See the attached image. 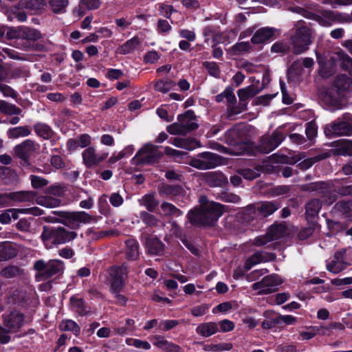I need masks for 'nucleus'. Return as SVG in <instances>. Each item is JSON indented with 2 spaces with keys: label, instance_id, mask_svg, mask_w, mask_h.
<instances>
[{
  "label": "nucleus",
  "instance_id": "nucleus-1",
  "mask_svg": "<svg viewBox=\"0 0 352 352\" xmlns=\"http://www.w3.org/2000/svg\"><path fill=\"white\" fill-rule=\"evenodd\" d=\"M224 142L229 146L227 153L235 155L256 156L257 148L250 139L248 126L235 124L224 133Z\"/></svg>",
  "mask_w": 352,
  "mask_h": 352
},
{
  "label": "nucleus",
  "instance_id": "nucleus-2",
  "mask_svg": "<svg viewBox=\"0 0 352 352\" xmlns=\"http://www.w3.org/2000/svg\"><path fill=\"white\" fill-rule=\"evenodd\" d=\"M199 201L201 205L190 210L186 218L193 226L213 227L225 212L226 206L215 201H209L205 196H201Z\"/></svg>",
  "mask_w": 352,
  "mask_h": 352
},
{
  "label": "nucleus",
  "instance_id": "nucleus-3",
  "mask_svg": "<svg viewBox=\"0 0 352 352\" xmlns=\"http://www.w3.org/2000/svg\"><path fill=\"white\" fill-rule=\"evenodd\" d=\"M52 212L56 217H46V222L59 223L71 230H78L80 228V223H89L94 220L91 215L85 211L54 210Z\"/></svg>",
  "mask_w": 352,
  "mask_h": 352
},
{
  "label": "nucleus",
  "instance_id": "nucleus-4",
  "mask_svg": "<svg viewBox=\"0 0 352 352\" xmlns=\"http://www.w3.org/2000/svg\"><path fill=\"white\" fill-rule=\"evenodd\" d=\"M75 231H70L61 226H43L41 239L45 246L50 249L65 244L77 238Z\"/></svg>",
  "mask_w": 352,
  "mask_h": 352
},
{
  "label": "nucleus",
  "instance_id": "nucleus-5",
  "mask_svg": "<svg viewBox=\"0 0 352 352\" xmlns=\"http://www.w3.org/2000/svg\"><path fill=\"white\" fill-rule=\"evenodd\" d=\"M324 133L328 138L352 136V114L344 113L341 116L325 125Z\"/></svg>",
  "mask_w": 352,
  "mask_h": 352
},
{
  "label": "nucleus",
  "instance_id": "nucleus-6",
  "mask_svg": "<svg viewBox=\"0 0 352 352\" xmlns=\"http://www.w3.org/2000/svg\"><path fill=\"white\" fill-rule=\"evenodd\" d=\"M223 164V157L217 153L204 151L192 157L188 164L199 170L214 168Z\"/></svg>",
  "mask_w": 352,
  "mask_h": 352
},
{
  "label": "nucleus",
  "instance_id": "nucleus-7",
  "mask_svg": "<svg viewBox=\"0 0 352 352\" xmlns=\"http://www.w3.org/2000/svg\"><path fill=\"white\" fill-rule=\"evenodd\" d=\"M39 148V145L31 139L23 140L14 147V155L21 160L23 166H30V159Z\"/></svg>",
  "mask_w": 352,
  "mask_h": 352
},
{
  "label": "nucleus",
  "instance_id": "nucleus-8",
  "mask_svg": "<svg viewBox=\"0 0 352 352\" xmlns=\"http://www.w3.org/2000/svg\"><path fill=\"white\" fill-rule=\"evenodd\" d=\"M311 43L309 29L305 26L297 28L292 38L293 53L298 55L305 52L309 50V45Z\"/></svg>",
  "mask_w": 352,
  "mask_h": 352
},
{
  "label": "nucleus",
  "instance_id": "nucleus-9",
  "mask_svg": "<svg viewBox=\"0 0 352 352\" xmlns=\"http://www.w3.org/2000/svg\"><path fill=\"white\" fill-rule=\"evenodd\" d=\"M284 133L278 128L269 137H262L257 148L256 154L259 153H269L276 149L285 140Z\"/></svg>",
  "mask_w": 352,
  "mask_h": 352
},
{
  "label": "nucleus",
  "instance_id": "nucleus-10",
  "mask_svg": "<svg viewBox=\"0 0 352 352\" xmlns=\"http://www.w3.org/2000/svg\"><path fill=\"white\" fill-rule=\"evenodd\" d=\"M35 195L33 191L2 192L0 193V206H8L12 201H30L34 199Z\"/></svg>",
  "mask_w": 352,
  "mask_h": 352
},
{
  "label": "nucleus",
  "instance_id": "nucleus-11",
  "mask_svg": "<svg viewBox=\"0 0 352 352\" xmlns=\"http://www.w3.org/2000/svg\"><path fill=\"white\" fill-rule=\"evenodd\" d=\"M238 219L243 223L254 226V221H261L255 204H250L241 209L237 214Z\"/></svg>",
  "mask_w": 352,
  "mask_h": 352
},
{
  "label": "nucleus",
  "instance_id": "nucleus-12",
  "mask_svg": "<svg viewBox=\"0 0 352 352\" xmlns=\"http://www.w3.org/2000/svg\"><path fill=\"white\" fill-rule=\"evenodd\" d=\"M145 249L148 254L162 256L165 250V244L156 236H148L145 239Z\"/></svg>",
  "mask_w": 352,
  "mask_h": 352
},
{
  "label": "nucleus",
  "instance_id": "nucleus-13",
  "mask_svg": "<svg viewBox=\"0 0 352 352\" xmlns=\"http://www.w3.org/2000/svg\"><path fill=\"white\" fill-rule=\"evenodd\" d=\"M161 195L166 196L169 199L176 202L179 197L184 196L185 190L180 185L163 184L158 188Z\"/></svg>",
  "mask_w": 352,
  "mask_h": 352
},
{
  "label": "nucleus",
  "instance_id": "nucleus-14",
  "mask_svg": "<svg viewBox=\"0 0 352 352\" xmlns=\"http://www.w3.org/2000/svg\"><path fill=\"white\" fill-rule=\"evenodd\" d=\"M275 31L274 28L263 27L259 28L253 34L251 42L254 45L270 42L275 38Z\"/></svg>",
  "mask_w": 352,
  "mask_h": 352
},
{
  "label": "nucleus",
  "instance_id": "nucleus-15",
  "mask_svg": "<svg viewBox=\"0 0 352 352\" xmlns=\"http://www.w3.org/2000/svg\"><path fill=\"white\" fill-rule=\"evenodd\" d=\"M321 202L318 199H312L305 205V217L309 223L316 224V219L321 209Z\"/></svg>",
  "mask_w": 352,
  "mask_h": 352
},
{
  "label": "nucleus",
  "instance_id": "nucleus-16",
  "mask_svg": "<svg viewBox=\"0 0 352 352\" xmlns=\"http://www.w3.org/2000/svg\"><path fill=\"white\" fill-rule=\"evenodd\" d=\"M257 212L259 214L261 221L270 216L280 208V204L277 201H261L255 204Z\"/></svg>",
  "mask_w": 352,
  "mask_h": 352
},
{
  "label": "nucleus",
  "instance_id": "nucleus-17",
  "mask_svg": "<svg viewBox=\"0 0 352 352\" xmlns=\"http://www.w3.org/2000/svg\"><path fill=\"white\" fill-rule=\"evenodd\" d=\"M204 179L210 187H222L228 183L225 175L218 171L206 173Z\"/></svg>",
  "mask_w": 352,
  "mask_h": 352
},
{
  "label": "nucleus",
  "instance_id": "nucleus-18",
  "mask_svg": "<svg viewBox=\"0 0 352 352\" xmlns=\"http://www.w3.org/2000/svg\"><path fill=\"white\" fill-rule=\"evenodd\" d=\"M125 258L128 261H135L138 260L140 256V245L138 241L135 239H128L124 242Z\"/></svg>",
  "mask_w": 352,
  "mask_h": 352
},
{
  "label": "nucleus",
  "instance_id": "nucleus-19",
  "mask_svg": "<svg viewBox=\"0 0 352 352\" xmlns=\"http://www.w3.org/2000/svg\"><path fill=\"white\" fill-rule=\"evenodd\" d=\"M262 280L264 281L265 289L258 292L260 295L272 294L277 289L276 287L281 284L277 274L266 276L262 278Z\"/></svg>",
  "mask_w": 352,
  "mask_h": 352
},
{
  "label": "nucleus",
  "instance_id": "nucleus-20",
  "mask_svg": "<svg viewBox=\"0 0 352 352\" xmlns=\"http://www.w3.org/2000/svg\"><path fill=\"white\" fill-rule=\"evenodd\" d=\"M100 5V0H80L78 6L74 9L73 12L78 16H82L87 10H96Z\"/></svg>",
  "mask_w": 352,
  "mask_h": 352
},
{
  "label": "nucleus",
  "instance_id": "nucleus-21",
  "mask_svg": "<svg viewBox=\"0 0 352 352\" xmlns=\"http://www.w3.org/2000/svg\"><path fill=\"white\" fill-rule=\"evenodd\" d=\"M146 152L143 148L138 151L135 155L131 160L132 164L142 165L155 164L159 162L160 157L153 153H149L146 156L142 157Z\"/></svg>",
  "mask_w": 352,
  "mask_h": 352
},
{
  "label": "nucleus",
  "instance_id": "nucleus-22",
  "mask_svg": "<svg viewBox=\"0 0 352 352\" xmlns=\"http://www.w3.org/2000/svg\"><path fill=\"white\" fill-rule=\"evenodd\" d=\"M333 86L336 88V92L340 94L350 90L352 87V79L346 74L337 75L333 82Z\"/></svg>",
  "mask_w": 352,
  "mask_h": 352
},
{
  "label": "nucleus",
  "instance_id": "nucleus-23",
  "mask_svg": "<svg viewBox=\"0 0 352 352\" xmlns=\"http://www.w3.org/2000/svg\"><path fill=\"white\" fill-rule=\"evenodd\" d=\"M64 268V263L62 261L50 260L47 264L43 280H47L57 274L63 273Z\"/></svg>",
  "mask_w": 352,
  "mask_h": 352
},
{
  "label": "nucleus",
  "instance_id": "nucleus-24",
  "mask_svg": "<svg viewBox=\"0 0 352 352\" xmlns=\"http://www.w3.org/2000/svg\"><path fill=\"white\" fill-rule=\"evenodd\" d=\"M195 331L198 335L208 338L218 332L219 327L214 322H203L197 327Z\"/></svg>",
  "mask_w": 352,
  "mask_h": 352
},
{
  "label": "nucleus",
  "instance_id": "nucleus-25",
  "mask_svg": "<svg viewBox=\"0 0 352 352\" xmlns=\"http://www.w3.org/2000/svg\"><path fill=\"white\" fill-rule=\"evenodd\" d=\"M69 303L72 309L81 316H87L89 311L87 310V305L83 298H78L76 296H72L69 298Z\"/></svg>",
  "mask_w": 352,
  "mask_h": 352
},
{
  "label": "nucleus",
  "instance_id": "nucleus-26",
  "mask_svg": "<svg viewBox=\"0 0 352 352\" xmlns=\"http://www.w3.org/2000/svg\"><path fill=\"white\" fill-rule=\"evenodd\" d=\"M336 153L342 156H352V140L342 139L333 142Z\"/></svg>",
  "mask_w": 352,
  "mask_h": 352
},
{
  "label": "nucleus",
  "instance_id": "nucleus-27",
  "mask_svg": "<svg viewBox=\"0 0 352 352\" xmlns=\"http://www.w3.org/2000/svg\"><path fill=\"white\" fill-rule=\"evenodd\" d=\"M140 44V41L139 38L137 36H133L119 46L117 48V53L123 55L131 54L135 51V50Z\"/></svg>",
  "mask_w": 352,
  "mask_h": 352
},
{
  "label": "nucleus",
  "instance_id": "nucleus-28",
  "mask_svg": "<svg viewBox=\"0 0 352 352\" xmlns=\"http://www.w3.org/2000/svg\"><path fill=\"white\" fill-rule=\"evenodd\" d=\"M226 99L228 104H236L237 100L234 94V88L228 85L226 87L224 91L215 96V101L217 102H221Z\"/></svg>",
  "mask_w": 352,
  "mask_h": 352
},
{
  "label": "nucleus",
  "instance_id": "nucleus-29",
  "mask_svg": "<svg viewBox=\"0 0 352 352\" xmlns=\"http://www.w3.org/2000/svg\"><path fill=\"white\" fill-rule=\"evenodd\" d=\"M33 128L36 134L45 140L50 139L54 134L51 126L45 123L36 122Z\"/></svg>",
  "mask_w": 352,
  "mask_h": 352
},
{
  "label": "nucleus",
  "instance_id": "nucleus-30",
  "mask_svg": "<svg viewBox=\"0 0 352 352\" xmlns=\"http://www.w3.org/2000/svg\"><path fill=\"white\" fill-rule=\"evenodd\" d=\"M140 204L144 206L149 212H153L158 206L160 201L155 199L154 193L144 195L139 200Z\"/></svg>",
  "mask_w": 352,
  "mask_h": 352
},
{
  "label": "nucleus",
  "instance_id": "nucleus-31",
  "mask_svg": "<svg viewBox=\"0 0 352 352\" xmlns=\"http://www.w3.org/2000/svg\"><path fill=\"white\" fill-rule=\"evenodd\" d=\"M83 162L87 167H91L98 164L97 161V154L96 149L92 147H88L82 153Z\"/></svg>",
  "mask_w": 352,
  "mask_h": 352
},
{
  "label": "nucleus",
  "instance_id": "nucleus-32",
  "mask_svg": "<svg viewBox=\"0 0 352 352\" xmlns=\"http://www.w3.org/2000/svg\"><path fill=\"white\" fill-rule=\"evenodd\" d=\"M18 34L22 38L32 41H37L41 37V34L38 30L29 27L21 28Z\"/></svg>",
  "mask_w": 352,
  "mask_h": 352
},
{
  "label": "nucleus",
  "instance_id": "nucleus-33",
  "mask_svg": "<svg viewBox=\"0 0 352 352\" xmlns=\"http://www.w3.org/2000/svg\"><path fill=\"white\" fill-rule=\"evenodd\" d=\"M30 133L31 131L28 126H20L10 128L7 131V136L9 139H16L28 136Z\"/></svg>",
  "mask_w": 352,
  "mask_h": 352
},
{
  "label": "nucleus",
  "instance_id": "nucleus-34",
  "mask_svg": "<svg viewBox=\"0 0 352 352\" xmlns=\"http://www.w3.org/2000/svg\"><path fill=\"white\" fill-rule=\"evenodd\" d=\"M0 113L8 116L20 115L22 113V109L14 104L0 100Z\"/></svg>",
  "mask_w": 352,
  "mask_h": 352
},
{
  "label": "nucleus",
  "instance_id": "nucleus-35",
  "mask_svg": "<svg viewBox=\"0 0 352 352\" xmlns=\"http://www.w3.org/2000/svg\"><path fill=\"white\" fill-rule=\"evenodd\" d=\"M16 256L14 248L8 242L0 243V261H8Z\"/></svg>",
  "mask_w": 352,
  "mask_h": 352
},
{
  "label": "nucleus",
  "instance_id": "nucleus-36",
  "mask_svg": "<svg viewBox=\"0 0 352 352\" xmlns=\"http://www.w3.org/2000/svg\"><path fill=\"white\" fill-rule=\"evenodd\" d=\"M285 231V227L282 224H273L270 226L266 232L270 241H274L281 238Z\"/></svg>",
  "mask_w": 352,
  "mask_h": 352
},
{
  "label": "nucleus",
  "instance_id": "nucleus-37",
  "mask_svg": "<svg viewBox=\"0 0 352 352\" xmlns=\"http://www.w3.org/2000/svg\"><path fill=\"white\" fill-rule=\"evenodd\" d=\"M336 206L338 210L342 212L344 218L352 221V199L339 201Z\"/></svg>",
  "mask_w": 352,
  "mask_h": 352
},
{
  "label": "nucleus",
  "instance_id": "nucleus-38",
  "mask_svg": "<svg viewBox=\"0 0 352 352\" xmlns=\"http://www.w3.org/2000/svg\"><path fill=\"white\" fill-rule=\"evenodd\" d=\"M59 329L63 331H72L75 336H78L80 332V326L72 320H64L59 324Z\"/></svg>",
  "mask_w": 352,
  "mask_h": 352
},
{
  "label": "nucleus",
  "instance_id": "nucleus-39",
  "mask_svg": "<svg viewBox=\"0 0 352 352\" xmlns=\"http://www.w3.org/2000/svg\"><path fill=\"white\" fill-rule=\"evenodd\" d=\"M175 82L170 79H160L155 82L154 88L157 91L166 94L168 93L173 87H175Z\"/></svg>",
  "mask_w": 352,
  "mask_h": 352
},
{
  "label": "nucleus",
  "instance_id": "nucleus-40",
  "mask_svg": "<svg viewBox=\"0 0 352 352\" xmlns=\"http://www.w3.org/2000/svg\"><path fill=\"white\" fill-rule=\"evenodd\" d=\"M322 101L329 107L339 108L340 101L331 92V91H326L321 95Z\"/></svg>",
  "mask_w": 352,
  "mask_h": 352
},
{
  "label": "nucleus",
  "instance_id": "nucleus-41",
  "mask_svg": "<svg viewBox=\"0 0 352 352\" xmlns=\"http://www.w3.org/2000/svg\"><path fill=\"white\" fill-rule=\"evenodd\" d=\"M328 155L326 153L319 154L314 158H307L302 161L298 164V167L302 170H306L313 166L318 161L327 158Z\"/></svg>",
  "mask_w": 352,
  "mask_h": 352
},
{
  "label": "nucleus",
  "instance_id": "nucleus-42",
  "mask_svg": "<svg viewBox=\"0 0 352 352\" xmlns=\"http://www.w3.org/2000/svg\"><path fill=\"white\" fill-rule=\"evenodd\" d=\"M161 208L164 212L165 214L168 216H175L178 217L183 214V211L168 202L164 201L161 204Z\"/></svg>",
  "mask_w": 352,
  "mask_h": 352
},
{
  "label": "nucleus",
  "instance_id": "nucleus-43",
  "mask_svg": "<svg viewBox=\"0 0 352 352\" xmlns=\"http://www.w3.org/2000/svg\"><path fill=\"white\" fill-rule=\"evenodd\" d=\"M326 188V184L324 182H315L301 185L300 189L305 192H319L322 191Z\"/></svg>",
  "mask_w": 352,
  "mask_h": 352
},
{
  "label": "nucleus",
  "instance_id": "nucleus-44",
  "mask_svg": "<svg viewBox=\"0 0 352 352\" xmlns=\"http://www.w3.org/2000/svg\"><path fill=\"white\" fill-rule=\"evenodd\" d=\"M0 177L3 179L6 180V183L15 182L18 179V176L15 171L7 166L0 167Z\"/></svg>",
  "mask_w": 352,
  "mask_h": 352
},
{
  "label": "nucleus",
  "instance_id": "nucleus-45",
  "mask_svg": "<svg viewBox=\"0 0 352 352\" xmlns=\"http://www.w3.org/2000/svg\"><path fill=\"white\" fill-rule=\"evenodd\" d=\"M36 202L38 204L47 208H54L58 206L60 204L61 201L52 197L45 196L38 197Z\"/></svg>",
  "mask_w": 352,
  "mask_h": 352
},
{
  "label": "nucleus",
  "instance_id": "nucleus-46",
  "mask_svg": "<svg viewBox=\"0 0 352 352\" xmlns=\"http://www.w3.org/2000/svg\"><path fill=\"white\" fill-rule=\"evenodd\" d=\"M23 4L27 9L36 12L44 9L47 0H25Z\"/></svg>",
  "mask_w": 352,
  "mask_h": 352
},
{
  "label": "nucleus",
  "instance_id": "nucleus-47",
  "mask_svg": "<svg viewBox=\"0 0 352 352\" xmlns=\"http://www.w3.org/2000/svg\"><path fill=\"white\" fill-rule=\"evenodd\" d=\"M140 217L142 221L147 226L154 227L157 225L158 219L153 214L146 211H142L140 213Z\"/></svg>",
  "mask_w": 352,
  "mask_h": 352
},
{
  "label": "nucleus",
  "instance_id": "nucleus-48",
  "mask_svg": "<svg viewBox=\"0 0 352 352\" xmlns=\"http://www.w3.org/2000/svg\"><path fill=\"white\" fill-rule=\"evenodd\" d=\"M179 239L185 245V247L191 252L192 254L196 256H199L200 255L199 249L197 247L196 245H195L194 243L188 240L186 235H180Z\"/></svg>",
  "mask_w": 352,
  "mask_h": 352
},
{
  "label": "nucleus",
  "instance_id": "nucleus-49",
  "mask_svg": "<svg viewBox=\"0 0 352 352\" xmlns=\"http://www.w3.org/2000/svg\"><path fill=\"white\" fill-rule=\"evenodd\" d=\"M49 3L54 12L61 13L65 12L68 0H49Z\"/></svg>",
  "mask_w": 352,
  "mask_h": 352
},
{
  "label": "nucleus",
  "instance_id": "nucleus-50",
  "mask_svg": "<svg viewBox=\"0 0 352 352\" xmlns=\"http://www.w3.org/2000/svg\"><path fill=\"white\" fill-rule=\"evenodd\" d=\"M158 11L160 14L166 19H170L171 15L173 13H176L177 12V10L174 8V7L171 5H168L165 3H161L158 4Z\"/></svg>",
  "mask_w": 352,
  "mask_h": 352
},
{
  "label": "nucleus",
  "instance_id": "nucleus-51",
  "mask_svg": "<svg viewBox=\"0 0 352 352\" xmlns=\"http://www.w3.org/2000/svg\"><path fill=\"white\" fill-rule=\"evenodd\" d=\"M203 65L211 76L219 78L221 70L217 63L205 61Z\"/></svg>",
  "mask_w": 352,
  "mask_h": 352
},
{
  "label": "nucleus",
  "instance_id": "nucleus-52",
  "mask_svg": "<svg viewBox=\"0 0 352 352\" xmlns=\"http://www.w3.org/2000/svg\"><path fill=\"white\" fill-rule=\"evenodd\" d=\"M21 269L15 265H9L1 271V274L7 278H14L20 274Z\"/></svg>",
  "mask_w": 352,
  "mask_h": 352
},
{
  "label": "nucleus",
  "instance_id": "nucleus-53",
  "mask_svg": "<svg viewBox=\"0 0 352 352\" xmlns=\"http://www.w3.org/2000/svg\"><path fill=\"white\" fill-rule=\"evenodd\" d=\"M318 133V126L314 121L306 123L305 134L309 141H312Z\"/></svg>",
  "mask_w": 352,
  "mask_h": 352
},
{
  "label": "nucleus",
  "instance_id": "nucleus-54",
  "mask_svg": "<svg viewBox=\"0 0 352 352\" xmlns=\"http://www.w3.org/2000/svg\"><path fill=\"white\" fill-rule=\"evenodd\" d=\"M127 345L133 346L138 349H143L145 350H149L151 349V344L145 340L139 339L128 338L126 340Z\"/></svg>",
  "mask_w": 352,
  "mask_h": 352
},
{
  "label": "nucleus",
  "instance_id": "nucleus-55",
  "mask_svg": "<svg viewBox=\"0 0 352 352\" xmlns=\"http://www.w3.org/2000/svg\"><path fill=\"white\" fill-rule=\"evenodd\" d=\"M179 324V321L177 320H161L159 325L158 329L160 331H168Z\"/></svg>",
  "mask_w": 352,
  "mask_h": 352
},
{
  "label": "nucleus",
  "instance_id": "nucleus-56",
  "mask_svg": "<svg viewBox=\"0 0 352 352\" xmlns=\"http://www.w3.org/2000/svg\"><path fill=\"white\" fill-rule=\"evenodd\" d=\"M278 93L275 94H265L256 97L253 100V105H263L267 106L270 104L272 100L275 98Z\"/></svg>",
  "mask_w": 352,
  "mask_h": 352
},
{
  "label": "nucleus",
  "instance_id": "nucleus-57",
  "mask_svg": "<svg viewBox=\"0 0 352 352\" xmlns=\"http://www.w3.org/2000/svg\"><path fill=\"white\" fill-rule=\"evenodd\" d=\"M183 148L188 151H192L196 148L201 146L200 141L197 140L195 138H184Z\"/></svg>",
  "mask_w": 352,
  "mask_h": 352
},
{
  "label": "nucleus",
  "instance_id": "nucleus-58",
  "mask_svg": "<svg viewBox=\"0 0 352 352\" xmlns=\"http://www.w3.org/2000/svg\"><path fill=\"white\" fill-rule=\"evenodd\" d=\"M109 274L111 280H124V270L120 266H112Z\"/></svg>",
  "mask_w": 352,
  "mask_h": 352
},
{
  "label": "nucleus",
  "instance_id": "nucleus-59",
  "mask_svg": "<svg viewBox=\"0 0 352 352\" xmlns=\"http://www.w3.org/2000/svg\"><path fill=\"white\" fill-rule=\"evenodd\" d=\"M30 180L34 189L41 188L48 184V181L46 179L34 175H30Z\"/></svg>",
  "mask_w": 352,
  "mask_h": 352
},
{
  "label": "nucleus",
  "instance_id": "nucleus-60",
  "mask_svg": "<svg viewBox=\"0 0 352 352\" xmlns=\"http://www.w3.org/2000/svg\"><path fill=\"white\" fill-rule=\"evenodd\" d=\"M164 153L167 156L173 157L175 160L177 159H183L184 156L188 155L187 152L178 151L174 149L170 146H166L164 148Z\"/></svg>",
  "mask_w": 352,
  "mask_h": 352
},
{
  "label": "nucleus",
  "instance_id": "nucleus-61",
  "mask_svg": "<svg viewBox=\"0 0 352 352\" xmlns=\"http://www.w3.org/2000/svg\"><path fill=\"white\" fill-rule=\"evenodd\" d=\"M251 46L248 42H240L231 47V50L236 55H239L242 52H248Z\"/></svg>",
  "mask_w": 352,
  "mask_h": 352
},
{
  "label": "nucleus",
  "instance_id": "nucleus-62",
  "mask_svg": "<svg viewBox=\"0 0 352 352\" xmlns=\"http://www.w3.org/2000/svg\"><path fill=\"white\" fill-rule=\"evenodd\" d=\"M196 118L194 111L191 109L187 110L184 113L177 116V120L181 124H184L186 122L196 120Z\"/></svg>",
  "mask_w": 352,
  "mask_h": 352
},
{
  "label": "nucleus",
  "instance_id": "nucleus-63",
  "mask_svg": "<svg viewBox=\"0 0 352 352\" xmlns=\"http://www.w3.org/2000/svg\"><path fill=\"white\" fill-rule=\"evenodd\" d=\"M333 14V19L337 21L339 23H352V14H346L343 12H332Z\"/></svg>",
  "mask_w": 352,
  "mask_h": 352
},
{
  "label": "nucleus",
  "instance_id": "nucleus-64",
  "mask_svg": "<svg viewBox=\"0 0 352 352\" xmlns=\"http://www.w3.org/2000/svg\"><path fill=\"white\" fill-rule=\"evenodd\" d=\"M341 67L343 70L348 72L352 76V58L347 54L342 57Z\"/></svg>",
  "mask_w": 352,
  "mask_h": 352
}]
</instances>
